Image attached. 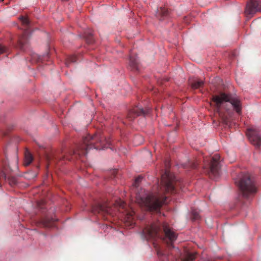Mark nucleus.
<instances>
[{
    "instance_id": "nucleus-19",
    "label": "nucleus",
    "mask_w": 261,
    "mask_h": 261,
    "mask_svg": "<svg viewBox=\"0 0 261 261\" xmlns=\"http://www.w3.org/2000/svg\"><path fill=\"white\" fill-rule=\"evenodd\" d=\"M200 219V216L198 212L196 210H193L192 211V219L193 221H196Z\"/></svg>"
},
{
    "instance_id": "nucleus-17",
    "label": "nucleus",
    "mask_w": 261,
    "mask_h": 261,
    "mask_svg": "<svg viewBox=\"0 0 261 261\" xmlns=\"http://www.w3.org/2000/svg\"><path fill=\"white\" fill-rule=\"evenodd\" d=\"M33 160V158L31 153L28 151H26L24 154V160L23 165L25 166H29L32 163Z\"/></svg>"
},
{
    "instance_id": "nucleus-18",
    "label": "nucleus",
    "mask_w": 261,
    "mask_h": 261,
    "mask_svg": "<svg viewBox=\"0 0 261 261\" xmlns=\"http://www.w3.org/2000/svg\"><path fill=\"white\" fill-rule=\"evenodd\" d=\"M203 82L202 81H195L191 83V87L193 89H196L202 87Z\"/></svg>"
},
{
    "instance_id": "nucleus-13",
    "label": "nucleus",
    "mask_w": 261,
    "mask_h": 261,
    "mask_svg": "<svg viewBox=\"0 0 261 261\" xmlns=\"http://www.w3.org/2000/svg\"><path fill=\"white\" fill-rule=\"evenodd\" d=\"M135 212L131 210L130 211H127L125 212V221L130 226H133L134 224V221L135 219Z\"/></svg>"
},
{
    "instance_id": "nucleus-2",
    "label": "nucleus",
    "mask_w": 261,
    "mask_h": 261,
    "mask_svg": "<svg viewBox=\"0 0 261 261\" xmlns=\"http://www.w3.org/2000/svg\"><path fill=\"white\" fill-rule=\"evenodd\" d=\"M173 181L172 174L166 169L164 174L162 175L161 186L158 192H149L141 189L136 194V202L147 211L160 213L162 206L167 203V197L164 196V193L176 192Z\"/></svg>"
},
{
    "instance_id": "nucleus-1",
    "label": "nucleus",
    "mask_w": 261,
    "mask_h": 261,
    "mask_svg": "<svg viewBox=\"0 0 261 261\" xmlns=\"http://www.w3.org/2000/svg\"><path fill=\"white\" fill-rule=\"evenodd\" d=\"M164 233L168 247L170 250L169 254L163 251L154 244L157 254L160 261H193L195 259V253L187 252L185 256L180 258L181 253L178 248H174L173 242L176 239L177 235L172 231L166 223H161L157 221L149 225L146 226L143 230L142 233L147 239H154L156 238H162L161 233Z\"/></svg>"
},
{
    "instance_id": "nucleus-16",
    "label": "nucleus",
    "mask_w": 261,
    "mask_h": 261,
    "mask_svg": "<svg viewBox=\"0 0 261 261\" xmlns=\"http://www.w3.org/2000/svg\"><path fill=\"white\" fill-rule=\"evenodd\" d=\"M86 41L88 44H92L94 42V39L91 30H88L85 32L84 34Z\"/></svg>"
},
{
    "instance_id": "nucleus-26",
    "label": "nucleus",
    "mask_w": 261,
    "mask_h": 261,
    "mask_svg": "<svg viewBox=\"0 0 261 261\" xmlns=\"http://www.w3.org/2000/svg\"><path fill=\"white\" fill-rule=\"evenodd\" d=\"M125 206V204L123 202H121L120 204V207H121L122 208H124Z\"/></svg>"
},
{
    "instance_id": "nucleus-25",
    "label": "nucleus",
    "mask_w": 261,
    "mask_h": 261,
    "mask_svg": "<svg viewBox=\"0 0 261 261\" xmlns=\"http://www.w3.org/2000/svg\"><path fill=\"white\" fill-rule=\"evenodd\" d=\"M32 59L33 60H35V59H37V61H39L40 60V58L38 57V56L36 54H34L33 55V57H32Z\"/></svg>"
},
{
    "instance_id": "nucleus-23",
    "label": "nucleus",
    "mask_w": 261,
    "mask_h": 261,
    "mask_svg": "<svg viewBox=\"0 0 261 261\" xmlns=\"http://www.w3.org/2000/svg\"><path fill=\"white\" fill-rule=\"evenodd\" d=\"M8 178H9V179H10V182H11V184L15 185L16 184V180L15 178L12 177V178H10L9 177Z\"/></svg>"
},
{
    "instance_id": "nucleus-28",
    "label": "nucleus",
    "mask_w": 261,
    "mask_h": 261,
    "mask_svg": "<svg viewBox=\"0 0 261 261\" xmlns=\"http://www.w3.org/2000/svg\"><path fill=\"white\" fill-rule=\"evenodd\" d=\"M135 139H142V138L140 136H136Z\"/></svg>"
},
{
    "instance_id": "nucleus-21",
    "label": "nucleus",
    "mask_w": 261,
    "mask_h": 261,
    "mask_svg": "<svg viewBox=\"0 0 261 261\" xmlns=\"http://www.w3.org/2000/svg\"><path fill=\"white\" fill-rule=\"evenodd\" d=\"M9 50V49L6 46L0 44V54H3L4 53H7Z\"/></svg>"
},
{
    "instance_id": "nucleus-24",
    "label": "nucleus",
    "mask_w": 261,
    "mask_h": 261,
    "mask_svg": "<svg viewBox=\"0 0 261 261\" xmlns=\"http://www.w3.org/2000/svg\"><path fill=\"white\" fill-rule=\"evenodd\" d=\"M54 160V159H52L49 156H47V162H48L49 165H50L51 164V162Z\"/></svg>"
},
{
    "instance_id": "nucleus-11",
    "label": "nucleus",
    "mask_w": 261,
    "mask_h": 261,
    "mask_svg": "<svg viewBox=\"0 0 261 261\" xmlns=\"http://www.w3.org/2000/svg\"><path fill=\"white\" fill-rule=\"evenodd\" d=\"M149 109L144 110L142 108L136 107L131 110L127 115V118L132 121L136 117L140 115H145L148 113Z\"/></svg>"
},
{
    "instance_id": "nucleus-14",
    "label": "nucleus",
    "mask_w": 261,
    "mask_h": 261,
    "mask_svg": "<svg viewBox=\"0 0 261 261\" xmlns=\"http://www.w3.org/2000/svg\"><path fill=\"white\" fill-rule=\"evenodd\" d=\"M129 64L132 70H138V61L133 53H130Z\"/></svg>"
},
{
    "instance_id": "nucleus-27",
    "label": "nucleus",
    "mask_w": 261,
    "mask_h": 261,
    "mask_svg": "<svg viewBox=\"0 0 261 261\" xmlns=\"http://www.w3.org/2000/svg\"><path fill=\"white\" fill-rule=\"evenodd\" d=\"M192 168H195L197 167V164L196 163H193L192 165Z\"/></svg>"
},
{
    "instance_id": "nucleus-20",
    "label": "nucleus",
    "mask_w": 261,
    "mask_h": 261,
    "mask_svg": "<svg viewBox=\"0 0 261 261\" xmlns=\"http://www.w3.org/2000/svg\"><path fill=\"white\" fill-rule=\"evenodd\" d=\"M76 61V57L75 56H71L68 58L66 62L67 66H69L70 63L75 62Z\"/></svg>"
},
{
    "instance_id": "nucleus-10",
    "label": "nucleus",
    "mask_w": 261,
    "mask_h": 261,
    "mask_svg": "<svg viewBox=\"0 0 261 261\" xmlns=\"http://www.w3.org/2000/svg\"><path fill=\"white\" fill-rule=\"evenodd\" d=\"M245 11L247 14H253L257 11L261 12V0H248Z\"/></svg>"
},
{
    "instance_id": "nucleus-3",
    "label": "nucleus",
    "mask_w": 261,
    "mask_h": 261,
    "mask_svg": "<svg viewBox=\"0 0 261 261\" xmlns=\"http://www.w3.org/2000/svg\"><path fill=\"white\" fill-rule=\"evenodd\" d=\"M212 100L216 114L218 115L220 121L225 126L231 127L232 122L230 118L233 113L232 108L240 114L242 109L240 100L237 97L224 93L213 95Z\"/></svg>"
},
{
    "instance_id": "nucleus-9",
    "label": "nucleus",
    "mask_w": 261,
    "mask_h": 261,
    "mask_svg": "<svg viewBox=\"0 0 261 261\" xmlns=\"http://www.w3.org/2000/svg\"><path fill=\"white\" fill-rule=\"evenodd\" d=\"M246 135L250 142L256 147L259 148L261 146V136L256 130L253 128L248 129Z\"/></svg>"
},
{
    "instance_id": "nucleus-12",
    "label": "nucleus",
    "mask_w": 261,
    "mask_h": 261,
    "mask_svg": "<svg viewBox=\"0 0 261 261\" xmlns=\"http://www.w3.org/2000/svg\"><path fill=\"white\" fill-rule=\"evenodd\" d=\"M56 220L54 218L45 217L42 219L39 222V224L45 228H50L54 226V223Z\"/></svg>"
},
{
    "instance_id": "nucleus-15",
    "label": "nucleus",
    "mask_w": 261,
    "mask_h": 261,
    "mask_svg": "<svg viewBox=\"0 0 261 261\" xmlns=\"http://www.w3.org/2000/svg\"><path fill=\"white\" fill-rule=\"evenodd\" d=\"M168 15V11L165 7H160L156 12V16L160 20L164 19Z\"/></svg>"
},
{
    "instance_id": "nucleus-7",
    "label": "nucleus",
    "mask_w": 261,
    "mask_h": 261,
    "mask_svg": "<svg viewBox=\"0 0 261 261\" xmlns=\"http://www.w3.org/2000/svg\"><path fill=\"white\" fill-rule=\"evenodd\" d=\"M20 20L24 25V31L23 34L19 37L16 47L21 50H24L28 43L29 29L30 28V21L27 17L22 16Z\"/></svg>"
},
{
    "instance_id": "nucleus-22",
    "label": "nucleus",
    "mask_w": 261,
    "mask_h": 261,
    "mask_svg": "<svg viewBox=\"0 0 261 261\" xmlns=\"http://www.w3.org/2000/svg\"><path fill=\"white\" fill-rule=\"evenodd\" d=\"M142 177L141 176H138L135 179V181L134 183V185L136 187H137L138 186L139 183L141 181Z\"/></svg>"
},
{
    "instance_id": "nucleus-4",
    "label": "nucleus",
    "mask_w": 261,
    "mask_h": 261,
    "mask_svg": "<svg viewBox=\"0 0 261 261\" xmlns=\"http://www.w3.org/2000/svg\"><path fill=\"white\" fill-rule=\"evenodd\" d=\"M235 183L239 189V200L243 204L249 201L257 192L254 178L248 173L240 175Z\"/></svg>"
},
{
    "instance_id": "nucleus-6",
    "label": "nucleus",
    "mask_w": 261,
    "mask_h": 261,
    "mask_svg": "<svg viewBox=\"0 0 261 261\" xmlns=\"http://www.w3.org/2000/svg\"><path fill=\"white\" fill-rule=\"evenodd\" d=\"M220 160V155L216 154L210 160L204 161V172L212 179H215L219 175Z\"/></svg>"
},
{
    "instance_id": "nucleus-5",
    "label": "nucleus",
    "mask_w": 261,
    "mask_h": 261,
    "mask_svg": "<svg viewBox=\"0 0 261 261\" xmlns=\"http://www.w3.org/2000/svg\"><path fill=\"white\" fill-rule=\"evenodd\" d=\"M105 142H107V141L100 134L93 136L88 135L83 138L81 144L76 146V149L73 151V154L79 158L86 156L91 149H101L107 147Z\"/></svg>"
},
{
    "instance_id": "nucleus-8",
    "label": "nucleus",
    "mask_w": 261,
    "mask_h": 261,
    "mask_svg": "<svg viewBox=\"0 0 261 261\" xmlns=\"http://www.w3.org/2000/svg\"><path fill=\"white\" fill-rule=\"evenodd\" d=\"M91 212L94 214H99L101 215L103 219H108L106 216L111 215L112 214V208L108 204H96L91 207Z\"/></svg>"
}]
</instances>
